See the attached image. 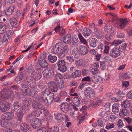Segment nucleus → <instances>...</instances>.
<instances>
[{"mask_svg": "<svg viewBox=\"0 0 132 132\" xmlns=\"http://www.w3.org/2000/svg\"><path fill=\"white\" fill-rule=\"evenodd\" d=\"M69 50L68 45H65L61 48L59 46L56 44L53 48L52 52L54 54H57L59 58H63L65 56Z\"/></svg>", "mask_w": 132, "mask_h": 132, "instance_id": "f257e3e1", "label": "nucleus"}, {"mask_svg": "<svg viewBox=\"0 0 132 132\" xmlns=\"http://www.w3.org/2000/svg\"><path fill=\"white\" fill-rule=\"evenodd\" d=\"M110 15L114 16L112 19V21L115 23V26L121 29L124 28L125 26L128 23V22L125 19H121L116 17V15L113 14L109 13Z\"/></svg>", "mask_w": 132, "mask_h": 132, "instance_id": "f03ea898", "label": "nucleus"}, {"mask_svg": "<svg viewBox=\"0 0 132 132\" xmlns=\"http://www.w3.org/2000/svg\"><path fill=\"white\" fill-rule=\"evenodd\" d=\"M6 98L3 95L0 97V110L1 112H6L10 109V104L5 100Z\"/></svg>", "mask_w": 132, "mask_h": 132, "instance_id": "7ed1b4c3", "label": "nucleus"}, {"mask_svg": "<svg viewBox=\"0 0 132 132\" xmlns=\"http://www.w3.org/2000/svg\"><path fill=\"white\" fill-rule=\"evenodd\" d=\"M121 51L120 46H117L110 50L109 55L111 57L116 58L119 56Z\"/></svg>", "mask_w": 132, "mask_h": 132, "instance_id": "20e7f679", "label": "nucleus"}, {"mask_svg": "<svg viewBox=\"0 0 132 132\" xmlns=\"http://www.w3.org/2000/svg\"><path fill=\"white\" fill-rule=\"evenodd\" d=\"M30 124L34 129H36L40 127L41 125V121L39 119L34 118L31 119Z\"/></svg>", "mask_w": 132, "mask_h": 132, "instance_id": "39448f33", "label": "nucleus"}, {"mask_svg": "<svg viewBox=\"0 0 132 132\" xmlns=\"http://www.w3.org/2000/svg\"><path fill=\"white\" fill-rule=\"evenodd\" d=\"M84 94L86 97L90 98L95 95V92L92 88L88 87L85 89Z\"/></svg>", "mask_w": 132, "mask_h": 132, "instance_id": "423d86ee", "label": "nucleus"}, {"mask_svg": "<svg viewBox=\"0 0 132 132\" xmlns=\"http://www.w3.org/2000/svg\"><path fill=\"white\" fill-rule=\"evenodd\" d=\"M58 69L59 70L64 72L66 70V67L65 61L63 60H60L57 63Z\"/></svg>", "mask_w": 132, "mask_h": 132, "instance_id": "0eeeda50", "label": "nucleus"}, {"mask_svg": "<svg viewBox=\"0 0 132 132\" xmlns=\"http://www.w3.org/2000/svg\"><path fill=\"white\" fill-rule=\"evenodd\" d=\"M43 73L44 77L47 78H51L53 76L54 71L52 69H45L43 71Z\"/></svg>", "mask_w": 132, "mask_h": 132, "instance_id": "6e6552de", "label": "nucleus"}, {"mask_svg": "<svg viewBox=\"0 0 132 132\" xmlns=\"http://www.w3.org/2000/svg\"><path fill=\"white\" fill-rule=\"evenodd\" d=\"M48 86L50 90L53 92H57L58 88L56 83L54 81H51L48 83Z\"/></svg>", "mask_w": 132, "mask_h": 132, "instance_id": "1a4fd4ad", "label": "nucleus"}, {"mask_svg": "<svg viewBox=\"0 0 132 132\" xmlns=\"http://www.w3.org/2000/svg\"><path fill=\"white\" fill-rule=\"evenodd\" d=\"M55 118L59 122H61L64 119L67 120L68 117L67 115L64 114L59 113L55 115Z\"/></svg>", "mask_w": 132, "mask_h": 132, "instance_id": "9d476101", "label": "nucleus"}, {"mask_svg": "<svg viewBox=\"0 0 132 132\" xmlns=\"http://www.w3.org/2000/svg\"><path fill=\"white\" fill-rule=\"evenodd\" d=\"M15 9V6L14 5H12L9 7L7 8L5 10L4 12L7 16L10 15L14 12Z\"/></svg>", "mask_w": 132, "mask_h": 132, "instance_id": "9b49d317", "label": "nucleus"}, {"mask_svg": "<svg viewBox=\"0 0 132 132\" xmlns=\"http://www.w3.org/2000/svg\"><path fill=\"white\" fill-rule=\"evenodd\" d=\"M14 115V113L12 111L5 113L2 115L1 116L3 117L8 120H11L13 118Z\"/></svg>", "mask_w": 132, "mask_h": 132, "instance_id": "f8f14e48", "label": "nucleus"}, {"mask_svg": "<svg viewBox=\"0 0 132 132\" xmlns=\"http://www.w3.org/2000/svg\"><path fill=\"white\" fill-rule=\"evenodd\" d=\"M24 106H23L21 108H23V109H26V111L29 109V106L32 103V100L30 98H27L24 100L23 101Z\"/></svg>", "mask_w": 132, "mask_h": 132, "instance_id": "ddd939ff", "label": "nucleus"}, {"mask_svg": "<svg viewBox=\"0 0 132 132\" xmlns=\"http://www.w3.org/2000/svg\"><path fill=\"white\" fill-rule=\"evenodd\" d=\"M91 80L93 83H96L99 82L102 83L103 81V78L99 76H92L91 78Z\"/></svg>", "mask_w": 132, "mask_h": 132, "instance_id": "4468645a", "label": "nucleus"}, {"mask_svg": "<svg viewBox=\"0 0 132 132\" xmlns=\"http://www.w3.org/2000/svg\"><path fill=\"white\" fill-rule=\"evenodd\" d=\"M39 62L40 65L42 68H46L48 66V64L46 61L45 58L44 59L42 58L39 59Z\"/></svg>", "mask_w": 132, "mask_h": 132, "instance_id": "2eb2a0df", "label": "nucleus"}, {"mask_svg": "<svg viewBox=\"0 0 132 132\" xmlns=\"http://www.w3.org/2000/svg\"><path fill=\"white\" fill-rule=\"evenodd\" d=\"M1 118L0 120V124L4 128H6L8 126V121L7 119L1 116Z\"/></svg>", "mask_w": 132, "mask_h": 132, "instance_id": "dca6fc26", "label": "nucleus"}, {"mask_svg": "<svg viewBox=\"0 0 132 132\" xmlns=\"http://www.w3.org/2000/svg\"><path fill=\"white\" fill-rule=\"evenodd\" d=\"M23 108H20V110L17 113V116L18 118V120L20 121H21L23 114L26 111V109H23Z\"/></svg>", "mask_w": 132, "mask_h": 132, "instance_id": "f3484780", "label": "nucleus"}, {"mask_svg": "<svg viewBox=\"0 0 132 132\" xmlns=\"http://www.w3.org/2000/svg\"><path fill=\"white\" fill-rule=\"evenodd\" d=\"M52 93H51V92L48 89H46L42 92L41 95L43 99H45L46 98L49 97L50 95V96H51V94Z\"/></svg>", "mask_w": 132, "mask_h": 132, "instance_id": "a211bd4d", "label": "nucleus"}, {"mask_svg": "<svg viewBox=\"0 0 132 132\" xmlns=\"http://www.w3.org/2000/svg\"><path fill=\"white\" fill-rule=\"evenodd\" d=\"M51 97H48V98H46L45 99H43L44 100V102L45 104L47 105H49L50 103L52 102V101L54 99V94L53 93H51Z\"/></svg>", "mask_w": 132, "mask_h": 132, "instance_id": "6ab92c4d", "label": "nucleus"}, {"mask_svg": "<svg viewBox=\"0 0 132 132\" xmlns=\"http://www.w3.org/2000/svg\"><path fill=\"white\" fill-rule=\"evenodd\" d=\"M79 50L81 55H85L87 54L88 52L87 48L85 46L81 45L80 47Z\"/></svg>", "mask_w": 132, "mask_h": 132, "instance_id": "aec40b11", "label": "nucleus"}, {"mask_svg": "<svg viewBox=\"0 0 132 132\" xmlns=\"http://www.w3.org/2000/svg\"><path fill=\"white\" fill-rule=\"evenodd\" d=\"M97 42L96 39L95 38H92L89 40V43L91 47L94 48L97 46Z\"/></svg>", "mask_w": 132, "mask_h": 132, "instance_id": "412c9836", "label": "nucleus"}, {"mask_svg": "<svg viewBox=\"0 0 132 132\" xmlns=\"http://www.w3.org/2000/svg\"><path fill=\"white\" fill-rule=\"evenodd\" d=\"M30 129L29 126L25 123H21L20 125V129L22 131L26 132Z\"/></svg>", "mask_w": 132, "mask_h": 132, "instance_id": "4be33fe9", "label": "nucleus"}, {"mask_svg": "<svg viewBox=\"0 0 132 132\" xmlns=\"http://www.w3.org/2000/svg\"><path fill=\"white\" fill-rule=\"evenodd\" d=\"M32 105L33 107L34 108H38L41 109H44V106L42 104L37 103L34 100L33 101Z\"/></svg>", "mask_w": 132, "mask_h": 132, "instance_id": "5701e85b", "label": "nucleus"}, {"mask_svg": "<svg viewBox=\"0 0 132 132\" xmlns=\"http://www.w3.org/2000/svg\"><path fill=\"white\" fill-rule=\"evenodd\" d=\"M60 109L62 111L65 112L68 110V106L67 103H63L61 105Z\"/></svg>", "mask_w": 132, "mask_h": 132, "instance_id": "b1692460", "label": "nucleus"}, {"mask_svg": "<svg viewBox=\"0 0 132 132\" xmlns=\"http://www.w3.org/2000/svg\"><path fill=\"white\" fill-rule=\"evenodd\" d=\"M91 33V30L88 28H85L83 31V34L86 37H87L89 36Z\"/></svg>", "mask_w": 132, "mask_h": 132, "instance_id": "393cba45", "label": "nucleus"}, {"mask_svg": "<svg viewBox=\"0 0 132 132\" xmlns=\"http://www.w3.org/2000/svg\"><path fill=\"white\" fill-rule=\"evenodd\" d=\"M119 110V104L118 103H115L113 104L112 108V112L115 113H118Z\"/></svg>", "mask_w": 132, "mask_h": 132, "instance_id": "a878e982", "label": "nucleus"}, {"mask_svg": "<svg viewBox=\"0 0 132 132\" xmlns=\"http://www.w3.org/2000/svg\"><path fill=\"white\" fill-rule=\"evenodd\" d=\"M121 104L123 107L126 108L130 107V104L128 100H126L121 102Z\"/></svg>", "mask_w": 132, "mask_h": 132, "instance_id": "bb28decb", "label": "nucleus"}, {"mask_svg": "<svg viewBox=\"0 0 132 132\" xmlns=\"http://www.w3.org/2000/svg\"><path fill=\"white\" fill-rule=\"evenodd\" d=\"M26 81L28 82L27 84L28 85H30L32 83L35 82L34 76H27L26 77Z\"/></svg>", "mask_w": 132, "mask_h": 132, "instance_id": "cd10ccee", "label": "nucleus"}, {"mask_svg": "<svg viewBox=\"0 0 132 132\" xmlns=\"http://www.w3.org/2000/svg\"><path fill=\"white\" fill-rule=\"evenodd\" d=\"M41 114L42 112L40 110H36L32 112L31 114H29L28 116L30 117V116H34L36 117H38Z\"/></svg>", "mask_w": 132, "mask_h": 132, "instance_id": "c85d7f7f", "label": "nucleus"}, {"mask_svg": "<svg viewBox=\"0 0 132 132\" xmlns=\"http://www.w3.org/2000/svg\"><path fill=\"white\" fill-rule=\"evenodd\" d=\"M81 74V71L79 70H76L74 72L72 73L71 77L73 78H75L77 77L80 76Z\"/></svg>", "mask_w": 132, "mask_h": 132, "instance_id": "c756f323", "label": "nucleus"}, {"mask_svg": "<svg viewBox=\"0 0 132 132\" xmlns=\"http://www.w3.org/2000/svg\"><path fill=\"white\" fill-rule=\"evenodd\" d=\"M128 114V110L125 109H121L119 112V115L121 117L127 116Z\"/></svg>", "mask_w": 132, "mask_h": 132, "instance_id": "7c9ffc66", "label": "nucleus"}, {"mask_svg": "<svg viewBox=\"0 0 132 132\" xmlns=\"http://www.w3.org/2000/svg\"><path fill=\"white\" fill-rule=\"evenodd\" d=\"M55 79L57 81H62V80H63L62 76L61 74L59 73H57L55 74Z\"/></svg>", "mask_w": 132, "mask_h": 132, "instance_id": "2f4dec72", "label": "nucleus"}, {"mask_svg": "<svg viewBox=\"0 0 132 132\" xmlns=\"http://www.w3.org/2000/svg\"><path fill=\"white\" fill-rule=\"evenodd\" d=\"M13 106L14 109L13 110L15 112H17L20 108V104L18 102L16 101L14 102Z\"/></svg>", "mask_w": 132, "mask_h": 132, "instance_id": "473e14b6", "label": "nucleus"}, {"mask_svg": "<svg viewBox=\"0 0 132 132\" xmlns=\"http://www.w3.org/2000/svg\"><path fill=\"white\" fill-rule=\"evenodd\" d=\"M73 102L75 105L77 107L78 106L81 104L79 99L77 97H75L73 100Z\"/></svg>", "mask_w": 132, "mask_h": 132, "instance_id": "72a5a7b5", "label": "nucleus"}, {"mask_svg": "<svg viewBox=\"0 0 132 132\" xmlns=\"http://www.w3.org/2000/svg\"><path fill=\"white\" fill-rule=\"evenodd\" d=\"M11 26L13 27L15 26L17 24V21L15 18H11L10 20Z\"/></svg>", "mask_w": 132, "mask_h": 132, "instance_id": "f704fd0d", "label": "nucleus"}, {"mask_svg": "<svg viewBox=\"0 0 132 132\" xmlns=\"http://www.w3.org/2000/svg\"><path fill=\"white\" fill-rule=\"evenodd\" d=\"M48 57L49 60L52 63L55 62L57 60V57L55 56L50 55L48 56Z\"/></svg>", "mask_w": 132, "mask_h": 132, "instance_id": "c9c22d12", "label": "nucleus"}, {"mask_svg": "<svg viewBox=\"0 0 132 132\" xmlns=\"http://www.w3.org/2000/svg\"><path fill=\"white\" fill-rule=\"evenodd\" d=\"M71 39L70 35L68 34L64 37L63 42L65 43H68L70 42Z\"/></svg>", "mask_w": 132, "mask_h": 132, "instance_id": "e433bc0d", "label": "nucleus"}, {"mask_svg": "<svg viewBox=\"0 0 132 132\" xmlns=\"http://www.w3.org/2000/svg\"><path fill=\"white\" fill-rule=\"evenodd\" d=\"M59 129L58 127L54 126L53 128H48V132H59Z\"/></svg>", "mask_w": 132, "mask_h": 132, "instance_id": "4c0bfd02", "label": "nucleus"}, {"mask_svg": "<svg viewBox=\"0 0 132 132\" xmlns=\"http://www.w3.org/2000/svg\"><path fill=\"white\" fill-rule=\"evenodd\" d=\"M6 28V25L5 24L0 25V34H2L5 32Z\"/></svg>", "mask_w": 132, "mask_h": 132, "instance_id": "58836bf2", "label": "nucleus"}, {"mask_svg": "<svg viewBox=\"0 0 132 132\" xmlns=\"http://www.w3.org/2000/svg\"><path fill=\"white\" fill-rule=\"evenodd\" d=\"M114 127V125L113 122H109L107 123L105 128L109 130L113 128Z\"/></svg>", "mask_w": 132, "mask_h": 132, "instance_id": "ea45409f", "label": "nucleus"}, {"mask_svg": "<svg viewBox=\"0 0 132 132\" xmlns=\"http://www.w3.org/2000/svg\"><path fill=\"white\" fill-rule=\"evenodd\" d=\"M76 64L78 66H84L85 65V62L84 60L82 59H80L76 60Z\"/></svg>", "mask_w": 132, "mask_h": 132, "instance_id": "a19ab883", "label": "nucleus"}, {"mask_svg": "<svg viewBox=\"0 0 132 132\" xmlns=\"http://www.w3.org/2000/svg\"><path fill=\"white\" fill-rule=\"evenodd\" d=\"M25 92L24 93H26V94L29 96H31L32 97L34 96V93L32 92L31 90L29 88H27Z\"/></svg>", "mask_w": 132, "mask_h": 132, "instance_id": "79ce46f5", "label": "nucleus"}, {"mask_svg": "<svg viewBox=\"0 0 132 132\" xmlns=\"http://www.w3.org/2000/svg\"><path fill=\"white\" fill-rule=\"evenodd\" d=\"M64 81L63 80L59 81L58 82V87L60 89H63L64 87Z\"/></svg>", "mask_w": 132, "mask_h": 132, "instance_id": "37998d69", "label": "nucleus"}, {"mask_svg": "<svg viewBox=\"0 0 132 132\" xmlns=\"http://www.w3.org/2000/svg\"><path fill=\"white\" fill-rule=\"evenodd\" d=\"M34 79L35 81L39 80L41 77L42 76L40 73H37L35 74V75L34 76Z\"/></svg>", "mask_w": 132, "mask_h": 132, "instance_id": "c03bdc74", "label": "nucleus"}, {"mask_svg": "<svg viewBox=\"0 0 132 132\" xmlns=\"http://www.w3.org/2000/svg\"><path fill=\"white\" fill-rule=\"evenodd\" d=\"M101 100H97L95 102H93L92 105V107L94 108L99 105V104L102 102Z\"/></svg>", "mask_w": 132, "mask_h": 132, "instance_id": "a18cd8bd", "label": "nucleus"}, {"mask_svg": "<svg viewBox=\"0 0 132 132\" xmlns=\"http://www.w3.org/2000/svg\"><path fill=\"white\" fill-rule=\"evenodd\" d=\"M99 72V70L98 68H93L91 69L90 72L93 75H95L97 74Z\"/></svg>", "mask_w": 132, "mask_h": 132, "instance_id": "49530a36", "label": "nucleus"}, {"mask_svg": "<svg viewBox=\"0 0 132 132\" xmlns=\"http://www.w3.org/2000/svg\"><path fill=\"white\" fill-rule=\"evenodd\" d=\"M123 41L121 40H114L112 43V44L113 45H114L115 46H116L120 44L123 42Z\"/></svg>", "mask_w": 132, "mask_h": 132, "instance_id": "de8ad7c7", "label": "nucleus"}, {"mask_svg": "<svg viewBox=\"0 0 132 132\" xmlns=\"http://www.w3.org/2000/svg\"><path fill=\"white\" fill-rule=\"evenodd\" d=\"M117 125L119 128H121L124 126V124L122 122L121 120L120 119L117 122Z\"/></svg>", "mask_w": 132, "mask_h": 132, "instance_id": "09e8293b", "label": "nucleus"}, {"mask_svg": "<svg viewBox=\"0 0 132 132\" xmlns=\"http://www.w3.org/2000/svg\"><path fill=\"white\" fill-rule=\"evenodd\" d=\"M31 88L32 91V92L34 93L35 96V95L37 94L38 92V89L36 86L32 87H31Z\"/></svg>", "mask_w": 132, "mask_h": 132, "instance_id": "8fccbe9b", "label": "nucleus"}, {"mask_svg": "<svg viewBox=\"0 0 132 132\" xmlns=\"http://www.w3.org/2000/svg\"><path fill=\"white\" fill-rule=\"evenodd\" d=\"M27 87V86L25 84L23 85H21V89L23 93H24V92L26 90V89Z\"/></svg>", "mask_w": 132, "mask_h": 132, "instance_id": "3c124183", "label": "nucleus"}, {"mask_svg": "<svg viewBox=\"0 0 132 132\" xmlns=\"http://www.w3.org/2000/svg\"><path fill=\"white\" fill-rule=\"evenodd\" d=\"M124 119L128 124H130L132 122V118L130 117L125 118Z\"/></svg>", "mask_w": 132, "mask_h": 132, "instance_id": "603ef678", "label": "nucleus"}, {"mask_svg": "<svg viewBox=\"0 0 132 132\" xmlns=\"http://www.w3.org/2000/svg\"><path fill=\"white\" fill-rule=\"evenodd\" d=\"M67 60L71 62H72L74 61V59L72 56H69L66 57Z\"/></svg>", "mask_w": 132, "mask_h": 132, "instance_id": "864d4df0", "label": "nucleus"}, {"mask_svg": "<svg viewBox=\"0 0 132 132\" xmlns=\"http://www.w3.org/2000/svg\"><path fill=\"white\" fill-rule=\"evenodd\" d=\"M91 78L89 76H87L83 78L82 80L83 81L89 82L90 81Z\"/></svg>", "mask_w": 132, "mask_h": 132, "instance_id": "5fc2aeb1", "label": "nucleus"}, {"mask_svg": "<svg viewBox=\"0 0 132 132\" xmlns=\"http://www.w3.org/2000/svg\"><path fill=\"white\" fill-rule=\"evenodd\" d=\"M129 85V82L128 81H126L123 82L122 84V87L125 88V87H127Z\"/></svg>", "mask_w": 132, "mask_h": 132, "instance_id": "6e6d98bb", "label": "nucleus"}, {"mask_svg": "<svg viewBox=\"0 0 132 132\" xmlns=\"http://www.w3.org/2000/svg\"><path fill=\"white\" fill-rule=\"evenodd\" d=\"M43 110V113L45 116H48L49 115V112L47 110L45 109L44 107V109H42Z\"/></svg>", "mask_w": 132, "mask_h": 132, "instance_id": "4d7b16f0", "label": "nucleus"}, {"mask_svg": "<svg viewBox=\"0 0 132 132\" xmlns=\"http://www.w3.org/2000/svg\"><path fill=\"white\" fill-rule=\"evenodd\" d=\"M117 36L118 38H123L124 37V35L123 34L119 32L117 33Z\"/></svg>", "mask_w": 132, "mask_h": 132, "instance_id": "13d9d810", "label": "nucleus"}, {"mask_svg": "<svg viewBox=\"0 0 132 132\" xmlns=\"http://www.w3.org/2000/svg\"><path fill=\"white\" fill-rule=\"evenodd\" d=\"M100 67L103 69H104L105 67V64L104 62H100Z\"/></svg>", "mask_w": 132, "mask_h": 132, "instance_id": "bf43d9fd", "label": "nucleus"}, {"mask_svg": "<svg viewBox=\"0 0 132 132\" xmlns=\"http://www.w3.org/2000/svg\"><path fill=\"white\" fill-rule=\"evenodd\" d=\"M46 130L45 127H42L38 129L37 132H46Z\"/></svg>", "mask_w": 132, "mask_h": 132, "instance_id": "052dcab7", "label": "nucleus"}, {"mask_svg": "<svg viewBox=\"0 0 132 132\" xmlns=\"http://www.w3.org/2000/svg\"><path fill=\"white\" fill-rule=\"evenodd\" d=\"M82 75L84 76H86L89 72V70L86 69H82Z\"/></svg>", "mask_w": 132, "mask_h": 132, "instance_id": "680f3d73", "label": "nucleus"}, {"mask_svg": "<svg viewBox=\"0 0 132 132\" xmlns=\"http://www.w3.org/2000/svg\"><path fill=\"white\" fill-rule=\"evenodd\" d=\"M60 24H58L57 26L56 27L54 28V30H55V32L56 33H59V32L60 30Z\"/></svg>", "mask_w": 132, "mask_h": 132, "instance_id": "e2e57ef3", "label": "nucleus"}, {"mask_svg": "<svg viewBox=\"0 0 132 132\" xmlns=\"http://www.w3.org/2000/svg\"><path fill=\"white\" fill-rule=\"evenodd\" d=\"M127 97L129 99L132 98V92L130 91L128 92L127 95Z\"/></svg>", "mask_w": 132, "mask_h": 132, "instance_id": "0e129e2a", "label": "nucleus"}, {"mask_svg": "<svg viewBox=\"0 0 132 132\" xmlns=\"http://www.w3.org/2000/svg\"><path fill=\"white\" fill-rule=\"evenodd\" d=\"M109 47L107 46H105L104 50L103 52L104 53H108L109 50Z\"/></svg>", "mask_w": 132, "mask_h": 132, "instance_id": "69168bd1", "label": "nucleus"}, {"mask_svg": "<svg viewBox=\"0 0 132 132\" xmlns=\"http://www.w3.org/2000/svg\"><path fill=\"white\" fill-rule=\"evenodd\" d=\"M110 119L111 120L114 121L117 118V117L114 115H111L109 117Z\"/></svg>", "mask_w": 132, "mask_h": 132, "instance_id": "338daca9", "label": "nucleus"}, {"mask_svg": "<svg viewBox=\"0 0 132 132\" xmlns=\"http://www.w3.org/2000/svg\"><path fill=\"white\" fill-rule=\"evenodd\" d=\"M65 32L66 31L65 30L62 29L61 30L60 29L59 32V34L63 35L65 34Z\"/></svg>", "mask_w": 132, "mask_h": 132, "instance_id": "774afa93", "label": "nucleus"}]
</instances>
